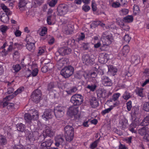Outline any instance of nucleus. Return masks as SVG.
<instances>
[{
    "label": "nucleus",
    "instance_id": "nucleus-1",
    "mask_svg": "<svg viewBox=\"0 0 149 149\" xmlns=\"http://www.w3.org/2000/svg\"><path fill=\"white\" fill-rule=\"evenodd\" d=\"M65 135L67 141H70L73 139L74 135V129L71 126H66L65 128Z\"/></svg>",
    "mask_w": 149,
    "mask_h": 149
},
{
    "label": "nucleus",
    "instance_id": "nucleus-2",
    "mask_svg": "<svg viewBox=\"0 0 149 149\" xmlns=\"http://www.w3.org/2000/svg\"><path fill=\"white\" fill-rule=\"evenodd\" d=\"M102 39L104 46H109L113 40L112 35L107 32L103 33Z\"/></svg>",
    "mask_w": 149,
    "mask_h": 149
},
{
    "label": "nucleus",
    "instance_id": "nucleus-3",
    "mask_svg": "<svg viewBox=\"0 0 149 149\" xmlns=\"http://www.w3.org/2000/svg\"><path fill=\"white\" fill-rule=\"evenodd\" d=\"M74 68L71 66L65 67L61 71V74L64 77L67 78L71 76L73 73Z\"/></svg>",
    "mask_w": 149,
    "mask_h": 149
},
{
    "label": "nucleus",
    "instance_id": "nucleus-4",
    "mask_svg": "<svg viewBox=\"0 0 149 149\" xmlns=\"http://www.w3.org/2000/svg\"><path fill=\"white\" fill-rule=\"evenodd\" d=\"M70 101L74 105H79L83 102V97L80 94H76L71 97Z\"/></svg>",
    "mask_w": 149,
    "mask_h": 149
},
{
    "label": "nucleus",
    "instance_id": "nucleus-5",
    "mask_svg": "<svg viewBox=\"0 0 149 149\" xmlns=\"http://www.w3.org/2000/svg\"><path fill=\"white\" fill-rule=\"evenodd\" d=\"M32 116L29 113H26L24 115V118L26 122H29L32 119L37 120L38 118V113L37 111L35 109L32 110Z\"/></svg>",
    "mask_w": 149,
    "mask_h": 149
},
{
    "label": "nucleus",
    "instance_id": "nucleus-6",
    "mask_svg": "<svg viewBox=\"0 0 149 149\" xmlns=\"http://www.w3.org/2000/svg\"><path fill=\"white\" fill-rule=\"evenodd\" d=\"M66 108L64 107L58 106L54 108V112L56 117L57 118H60L62 117L64 115Z\"/></svg>",
    "mask_w": 149,
    "mask_h": 149
},
{
    "label": "nucleus",
    "instance_id": "nucleus-7",
    "mask_svg": "<svg viewBox=\"0 0 149 149\" xmlns=\"http://www.w3.org/2000/svg\"><path fill=\"white\" fill-rule=\"evenodd\" d=\"M41 93L40 90L37 89L34 91L31 95L32 100L36 103L39 102L41 98Z\"/></svg>",
    "mask_w": 149,
    "mask_h": 149
},
{
    "label": "nucleus",
    "instance_id": "nucleus-8",
    "mask_svg": "<svg viewBox=\"0 0 149 149\" xmlns=\"http://www.w3.org/2000/svg\"><path fill=\"white\" fill-rule=\"evenodd\" d=\"M58 14L63 16L66 14L68 11L67 6L65 4L60 5L57 8Z\"/></svg>",
    "mask_w": 149,
    "mask_h": 149
},
{
    "label": "nucleus",
    "instance_id": "nucleus-9",
    "mask_svg": "<svg viewBox=\"0 0 149 149\" xmlns=\"http://www.w3.org/2000/svg\"><path fill=\"white\" fill-rule=\"evenodd\" d=\"M54 115V112L50 109H46L42 116V118L45 120H47L52 118Z\"/></svg>",
    "mask_w": 149,
    "mask_h": 149
},
{
    "label": "nucleus",
    "instance_id": "nucleus-10",
    "mask_svg": "<svg viewBox=\"0 0 149 149\" xmlns=\"http://www.w3.org/2000/svg\"><path fill=\"white\" fill-rule=\"evenodd\" d=\"M13 97V95H9L6 96L3 99V107L7 106L8 109L9 107L13 108L14 107V104L13 103H8V101Z\"/></svg>",
    "mask_w": 149,
    "mask_h": 149
},
{
    "label": "nucleus",
    "instance_id": "nucleus-11",
    "mask_svg": "<svg viewBox=\"0 0 149 149\" xmlns=\"http://www.w3.org/2000/svg\"><path fill=\"white\" fill-rule=\"evenodd\" d=\"M109 58V56L107 54L101 53L100 54L98 60L100 63L104 64L107 62Z\"/></svg>",
    "mask_w": 149,
    "mask_h": 149
},
{
    "label": "nucleus",
    "instance_id": "nucleus-12",
    "mask_svg": "<svg viewBox=\"0 0 149 149\" xmlns=\"http://www.w3.org/2000/svg\"><path fill=\"white\" fill-rule=\"evenodd\" d=\"M54 134L53 131L52 130L51 127L49 126H46L44 130L43 134L44 137L46 136H51Z\"/></svg>",
    "mask_w": 149,
    "mask_h": 149
},
{
    "label": "nucleus",
    "instance_id": "nucleus-13",
    "mask_svg": "<svg viewBox=\"0 0 149 149\" xmlns=\"http://www.w3.org/2000/svg\"><path fill=\"white\" fill-rule=\"evenodd\" d=\"M29 68L32 70L31 71V75L33 77L36 76L38 71L36 64L35 63H32L31 65H29Z\"/></svg>",
    "mask_w": 149,
    "mask_h": 149
},
{
    "label": "nucleus",
    "instance_id": "nucleus-14",
    "mask_svg": "<svg viewBox=\"0 0 149 149\" xmlns=\"http://www.w3.org/2000/svg\"><path fill=\"white\" fill-rule=\"evenodd\" d=\"M83 74L85 79H88L92 81L94 80V79H95L97 75L96 73L94 72H90L88 74L87 73L85 72Z\"/></svg>",
    "mask_w": 149,
    "mask_h": 149
},
{
    "label": "nucleus",
    "instance_id": "nucleus-15",
    "mask_svg": "<svg viewBox=\"0 0 149 149\" xmlns=\"http://www.w3.org/2000/svg\"><path fill=\"white\" fill-rule=\"evenodd\" d=\"M71 49L68 47H63L61 48L58 52L56 53V54L59 53L60 54L64 55L70 54L71 53Z\"/></svg>",
    "mask_w": 149,
    "mask_h": 149
},
{
    "label": "nucleus",
    "instance_id": "nucleus-16",
    "mask_svg": "<svg viewBox=\"0 0 149 149\" xmlns=\"http://www.w3.org/2000/svg\"><path fill=\"white\" fill-rule=\"evenodd\" d=\"M101 82L102 84L106 86H111L112 84L111 79L106 76H103L102 77Z\"/></svg>",
    "mask_w": 149,
    "mask_h": 149
},
{
    "label": "nucleus",
    "instance_id": "nucleus-17",
    "mask_svg": "<svg viewBox=\"0 0 149 149\" xmlns=\"http://www.w3.org/2000/svg\"><path fill=\"white\" fill-rule=\"evenodd\" d=\"M78 112V108H75L74 106H71L68 109L67 114L69 116L76 115Z\"/></svg>",
    "mask_w": 149,
    "mask_h": 149
},
{
    "label": "nucleus",
    "instance_id": "nucleus-18",
    "mask_svg": "<svg viewBox=\"0 0 149 149\" xmlns=\"http://www.w3.org/2000/svg\"><path fill=\"white\" fill-rule=\"evenodd\" d=\"M53 141L51 139H49L42 142L41 144V148L43 149H47V148L50 147Z\"/></svg>",
    "mask_w": 149,
    "mask_h": 149
},
{
    "label": "nucleus",
    "instance_id": "nucleus-19",
    "mask_svg": "<svg viewBox=\"0 0 149 149\" xmlns=\"http://www.w3.org/2000/svg\"><path fill=\"white\" fill-rule=\"evenodd\" d=\"M55 140L56 141L55 145L57 146H58L59 145H63L65 144L64 140L60 135L57 136L55 138Z\"/></svg>",
    "mask_w": 149,
    "mask_h": 149
},
{
    "label": "nucleus",
    "instance_id": "nucleus-20",
    "mask_svg": "<svg viewBox=\"0 0 149 149\" xmlns=\"http://www.w3.org/2000/svg\"><path fill=\"white\" fill-rule=\"evenodd\" d=\"M68 62V60L67 58H62L57 62V65L58 68H60L64 65H67Z\"/></svg>",
    "mask_w": 149,
    "mask_h": 149
},
{
    "label": "nucleus",
    "instance_id": "nucleus-21",
    "mask_svg": "<svg viewBox=\"0 0 149 149\" xmlns=\"http://www.w3.org/2000/svg\"><path fill=\"white\" fill-rule=\"evenodd\" d=\"M1 7L3 11L6 13L5 14L8 15H10L12 14V12L10 11V10L4 4H1Z\"/></svg>",
    "mask_w": 149,
    "mask_h": 149
},
{
    "label": "nucleus",
    "instance_id": "nucleus-22",
    "mask_svg": "<svg viewBox=\"0 0 149 149\" xmlns=\"http://www.w3.org/2000/svg\"><path fill=\"white\" fill-rule=\"evenodd\" d=\"M90 105L93 108L97 107L99 105V103L95 97H93L90 101Z\"/></svg>",
    "mask_w": 149,
    "mask_h": 149
},
{
    "label": "nucleus",
    "instance_id": "nucleus-23",
    "mask_svg": "<svg viewBox=\"0 0 149 149\" xmlns=\"http://www.w3.org/2000/svg\"><path fill=\"white\" fill-rule=\"evenodd\" d=\"M0 19L1 21L5 23H8L9 22L8 15L5 14H3L0 16Z\"/></svg>",
    "mask_w": 149,
    "mask_h": 149
},
{
    "label": "nucleus",
    "instance_id": "nucleus-24",
    "mask_svg": "<svg viewBox=\"0 0 149 149\" xmlns=\"http://www.w3.org/2000/svg\"><path fill=\"white\" fill-rule=\"evenodd\" d=\"M50 62V60L48 59H45V60H43L42 59H41V63H43V62H44V63L45 64H48V69L49 70H51L53 69L54 67V65L51 63H49Z\"/></svg>",
    "mask_w": 149,
    "mask_h": 149
},
{
    "label": "nucleus",
    "instance_id": "nucleus-25",
    "mask_svg": "<svg viewBox=\"0 0 149 149\" xmlns=\"http://www.w3.org/2000/svg\"><path fill=\"white\" fill-rule=\"evenodd\" d=\"M47 21V23L49 25L53 24L55 22L54 17V16L48 15Z\"/></svg>",
    "mask_w": 149,
    "mask_h": 149
},
{
    "label": "nucleus",
    "instance_id": "nucleus-26",
    "mask_svg": "<svg viewBox=\"0 0 149 149\" xmlns=\"http://www.w3.org/2000/svg\"><path fill=\"white\" fill-rule=\"evenodd\" d=\"M34 42H27L26 47L27 49L30 51H33L35 49Z\"/></svg>",
    "mask_w": 149,
    "mask_h": 149
},
{
    "label": "nucleus",
    "instance_id": "nucleus-27",
    "mask_svg": "<svg viewBox=\"0 0 149 149\" xmlns=\"http://www.w3.org/2000/svg\"><path fill=\"white\" fill-rule=\"evenodd\" d=\"M149 125V115L147 116L144 118L142 122L140 124V125L146 126Z\"/></svg>",
    "mask_w": 149,
    "mask_h": 149
},
{
    "label": "nucleus",
    "instance_id": "nucleus-28",
    "mask_svg": "<svg viewBox=\"0 0 149 149\" xmlns=\"http://www.w3.org/2000/svg\"><path fill=\"white\" fill-rule=\"evenodd\" d=\"M108 72L113 75H114L117 72V69L112 65L108 66Z\"/></svg>",
    "mask_w": 149,
    "mask_h": 149
},
{
    "label": "nucleus",
    "instance_id": "nucleus-29",
    "mask_svg": "<svg viewBox=\"0 0 149 149\" xmlns=\"http://www.w3.org/2000/svg\"><path fill=\"white\" fill-rule=\"evenodd\" d=\"M83 58V62L85 63L86 64L88 65L89 64L91 65L92 64V62L91 61L88 55H86L85 56L84 58Z\"/></svg>",
    "mask_w": 149,
    "mask_h": 149
},
{
    "label": "nucleus",
    "instance_id": "nucleus-30",
    "mask_svg": "<svg viewBox=\"0 0 149 149\" xmlns=\"http://www.w3.org/2000/svg\"><path fill=\"white\" fill-rule=\"evenodd\" d=\"M127 120L125 118L121 120L119 122L120 126L123 128L125 127L127 125Z\"/></svg>",
    "mask_w": 149,
    "mask_h": 149
},
{
    "label": "nucleus",
    "instance_id": "nucleus-31",
    "mask_svg": "<svg viewBox=\"0 0 149 149\" xmlns=\"http://www.w3.org/2000/svg\"><path fill=\"white\" fill-rule=\"evenodd\" d=\"M147 132H148V130L147 127H143L139 130V133L142 135H145Z\"/></svg>",
    "mask_w": 149,
    "mask_h": 149
},
{
    "label": "nucleus",
    "instance_id": "nucleus-32",
    "mask_svg": "<svg viewBox=\"0 0 149 149\" xmlns=\"http://www.w3.org/2000/svg\"><path fill=\"white\" fill-rule=\"evenodd\" d=\"M40 31L39 33L40 35L41 36H43L46 34L47 29L45 27L41 28L38 30V32Z\"/></svg>",
    "mask_w": 149,
    "mask_h": 149
},
{
    "label": "nucleus",
    "instance_id": "nucleus-33",
    "mask_svg": "<svg viewBox=\"0 0 149 149\" xmlns=\"http://www.w3.org/2000/svg\"><path fill=\"white\" fill-rule=\"evenodd\" d=\"M116 105H117V104L116 103L113 104V105H111L110 106L109 108L103 110L102 111V113L104 114H105L109 113L113 109V108Z\"/></svg>",
    "mask_w": 149,
    "mask_h": 149
},
{
    "label": "nucleus",
    "instance_id": "nucleus-34",
    "mask_svg": "<svg viewBox=\"0 0 149 149\" xmlns=\"http://www.w3.org/2000/svg\"><path fill=\"white\" fill-rule=\"evenodd\" d=\"M143 90L142 88H137L135 91L136 94L141 97H143L144 96L143 93Z\"/></svg>",
    "mask_w": 149,
    "mask_h": 149
},
{
    "label": "nucleus",
    "instance_id": "nucleus-35",
    "mask_svg": "<svg viewBox=\"0 0 149 149\" xmlns=\"http://www.w3.org/2000/svg\"><path fill=\"white\" fill-rule=\"evenodd\" d=\"M8 29L9 27L6 25H2L0 27V30L3 34L5 33Z\"/></svg>",
    "mask_w": 149,
    "mask_h": 149
},
{
    "label": "nucleus",
    "instance_id": "nucleus-36",
    "mask_svg": "<svg viewBox=\"0 0 149 149\" xmlns=\"http://www.w3.org/2000/svg\"><path fill=\"white\" fill-rule=\"evenodd\" d=\"M113 0H109V2L110 4L114 8H118L120 6L121 4L118 1L116 2H113Z\"/></svg>",
    "mask_w": 149,
    "mask_h": 149
},
{
    "label": "nucleus",
    "instance_id": "nucleus-37",
    "mask_svg": "<svg viewBox=\"0 0 149 149\" xmlns=\"http://www.w3.org/2000/svg\"><path fill=\"white\" fill-rule=\"evenodd\" d=\"M129 50L130 48L127 45L124 46L122 50V54L123 55H125L128 53Z\"/></svg>",
    "mask_w": 149,
    "mask_h": 149
},
{
    "label": "nucleus",
    "instance_id": "nucleus-38",
    "mask_svg": "<svg viewBox=\"0 0 149 149\" xmlns=\"http://www.w3.org/2000/svg\"><path fill=\"white\" fill-rule=\"evenodd\" d=\"M26 4V3L24 0H20L19 4V6L21 10H22V8H24Z\"/></svg>",
    "mask_w": 149,
    "mask_h": 149
},
{
    "label": "nucleus",
    "instance_id": "nucleus-39",
    "mask_svg": "<svg viewBox=\"0 0 149 149\" xmlns=\"http://www.w3.org/2000/svg\"><path fill=\"white\" fill-rule=\"evenodd\" d=\"M99 24L103 27H104L105 25L104 24L101 23V22L99 21H95L92 23V24H91V27L92 26L95 27Z\"/></svg>",
    "mask_w": 149,
    "mask_h": 149
},
{
    "label": "nucleus",
    "instance_id": "nucleus-40",
    "mask_svg": "<svg viewBox=\"0 0 149 149\" xmlns=\"http://www.w3.org/2000/svg\"><path fill=\"white\" fill-rule=\"evenodd\" d=\"M136 127V123H133L131 124L130 127L129 128L130 130L132 133H136V130L134 129V128Z\"/></svg>",
    "mask_w": 149,
    "mask_h": 149
},
{
    "label": "nucleus",
    "instance_id": "nucleus-41",
    "mask_svg": "<svg viewBox=\"0 0 149 149\" xmlns=\"http://www.w3.org/2000/svg\"><path fill=\"white\" fill-rule=\"evenodd\" d=\"M6 143V140L5 137L2 135H0V145H3Z\"/></svg>",
    "mask_w": 149,
    "mask_h": 149
},
{
    "label": "nucleus",
    "instance_id": "nucleus-42",
    "mask_svg": "<svg viewBox=\"0 0 149 149\" xmlns=\"http://www.w3.org/2000/svg\"><path fill=\"white\" fill-rule=\"evenodd\" d=\"M124 20L125 22H131L133 20V17L132 16H127L124 18Z\"/></svg>",
    "mask_w": 149,
    "mask_h": 149
},
{
    "label": "nucleus",
    "instance_id": "nucleus-43",
    "mask_svg": "<svg viewBox=\"0 0 149 149\" xmlns=\"http://www.w3.org/2000/svg\"><path fill=\"white\" fill-rule=\"evenodd\" d=\"M24 90V88L23 87H20L16 91L13 93V97L15 96L18 94L21 93Z\"/></svg>",
    "mask_w": 149,
    "mask_h": 149
},
{
    "label": "nucleus",
    "instance_id": "nucleus-44",
    "mask_svg": "<svg viewBox=\"0 0 149 149\" xmlns=\"http://www.w3.org/2000/svg\"><path fill=\"white\" fill-rule=\"evenodd\" d=\"M57 1L58 0H49V5L51 7H54L57 3Z\"/></svg>",
    "mask_w": 149,
    "mask_h": 149
},
{
    "label": "nucleus",
    "instance_id": "nucleus-45",
    "mask_svg": "<svg viewBox=\"0 0 149 149\" xmlns=\"http://www.w3.org/2000/svg\"><path fill=\"white\" fill-rule=\"evenodd\" d=\"M46 51V49L45 47H39L38 54L39 55H41L42 53H44Z\"/></svg>",
    "mask_w": 149,
    "mask_h": 149
},
{
    "label": "nucleus",
    "instance_id": "nucleus-46",
    "mask_svg": "<svg viewBox=\"0 0 149 149\" xmlns=\"http://www.w3.org/2000/svg\"><path fill=\"white\" fill-rule=\"evenodd\" d=\"M143 109L147 111H149V102H146L143 104Z\"/></svg>",
    "mask_w": 149,
    "mask_h": 149
},
{
    "label": "nucleus",
    "instance_id": "nucleus-47",
    "mask_svg": "<svg viewBox=\"0 0 149 149\" xmlns=\"http://www.w3.org/2000/svg\"><path fill=\"white\" fill-rule=\"evenodd\" d=\"M17 130L19 131L22 132L24 130V125L22 123L17 124Z\"/></svg>",
    "mask_w": 149,
    "mask_h": 149
},
{
    "label": "nucleus",
    "instance_id": "nucleus-48",
    "mask_svg": "<svg viewBox=\"0 0 149 149\" xmlns=\"http://www.w3.org/2000/svg\"><path fill=\"white\" fill-rule=\"evenodd\" d=\"M97 87L96 85L95 84H92L91 85H88L87 86V88L90 90L91 91H94Z\"/></svg>",
    "mask_w": 149,
    "mask_h": 149
},
{
    "label": "nucleus",
    "instance_id": "nucleus-49",
    "mask_svg": "<svg viewBox=\"0 0 149 149\" xmlns=\"http://www.w3.org/2000/svg\"><path fill=\"white\" fill-rule=\"evenodd\" d=\"M117 23L123 29H126L124 28V24L123 22V21L122 20L119 19L117 20Z\"/></svg>",
    "mask_w": 149,
    "mask_h": 149
},
{
    "label": "nucleus",
    "instance_id": "nucleus-50",
    "mask_svg": "<svg viewBox=\"0 0 149 149\" xmlns=\"http://www.w3.org/2000/svg\"><path fill=\"white\" fill-rule=\"evenodd\" d=\"M13 68L16 72L19 71L21 69V68L19 64H17L13 66Z\"/></svg>",
    "mask_w": 149,
    "mask_h": 149
},
{
    "label": "nucleus",
    "instance_id": "nucleus-51",
    "mask_svg": "<svg viewBox=\"0 0 149 149\" xmlns=\"http://www.w3.org/2000/svg\"><path fill=\"white\" fill-rule=\"evenodd\" d=\"M26 39L27 41V42H34L33 38L29 35H28L27 36Z\"/></svg>",
    "mask_w": 149,
    "mask_h": 149
},
{
    "label": "nucleus",
    "instance_id": "nucleus-52",
    "mask_svg": "<svg viewBox=\"0 0 149 149\" xmlns=\"http://www.w3.org/2000/svg\"><path fill=\"white\" fill-rule=\"evenodd\" d=\"M14 33L17 37H20L22 34V32L18 29H17L15 31H14Z\"/></svg>",
    "mask_w": 149,
    "mask_h": 149
},
{
    "label": "nucleus",
    "instance_id": "nucleus-53",
    "mask_svg": "<svg viewBox=\"0 0 149 149\" xmlns=\"http://www.w3.org/2000/svg\"><path fill=\"white\" fill-rule=\"evenodd\" d=\"M129 11L127 9H123L120 10V14L122 15H126L127 14Z\"/></svg>",
    "mask_w": 149,
    "mask_h": 149
},
{
    "label": "nucleus",
    "instance_id": "nucleus-54",
    "mask_svg": "<svg viewBox=\"0 0 149 149\" xmlns=\"http://www.w3.org/2000/svg\"><path fill=\"white\" fill-rule=\"evenodd\" d=\"M139 6L136 5H134V13L135 15L139 13Z\"/></svg>",
    "mask_w": 149,
    "mask_h": 149
},
{
    "label": "nucleus",
    "instance_id": "nucleus-55",
    "mask_svg": "<svg viewBox=\"0 0 149 149\" xmlns=\"http://www.w3.org/2000/svg\"><path fill=\"white\" fill-rule=\"evenodd\" d=\"M90 9V7L86 4H84L82 7V9L86 12H88Z\"/></svg>",
    "mask_w": 149,
    "mask_h": 149
},
{
    "label": "nucleus",
    "instance_id": "nucleus-56",
    "mask_svg": "<svg viewBox=\"0 0 149 149\" xmlns=\"http://www.w3.org/2000/svg\"><path fill=\"white\" fill-rule=\"evenodd\" d=\"M120 95V94L119 93H117L114 94L112 96V99L114 101L117 100Z\"/></svg>",
    "mask_w": 149,
    "mask_h": 149
},
{
    "label": "nucleus",
    "instance_id": "nucleus-57",
    "mask_svg": "<svg viewBox=\"0 0 149 149\" xmlns=\"http://www.w3.org/2000/svg\"><path fill=\"white\" fill-rule=\"evenodd\" d=\"M123 97L125 100H128L130 97V94L129 93L126 92L123 95Z\"/></svg>",
    "mask_w": 149,
    "mask_h": 149
},
{
    "label": "nucleus",
    "instance_id": "nucleus-58",
    "mask_svg": "<svg viewBox=\"0 0 149 149\" xmlns=\"http://www.w3.org/2000/svg\"><path fill=\"white\" fill-rule=\"evenodd\" d=\"M97 141H95L92 143L90 146V148L91 149H94L97 146L98 143Z\"/></svg>",
    "mask_w": 149,
    "mask_h": 149
},
{
    "label": "nucleus",
    "instance_id": "nucleus-59",
    "mask_svg": "<svg viewBox=\"0 0 149 149\" xmlns=\"http://www.w3.org/2000/svg\"><path fill=\"white\" fill-rule=\"evenodd\" d=\"M132 102L131 101H129L127 103V108L128 111H130L132 108Z\"/></svg>",
    "mask_w": 149,
    "mask_h": 149
},
{
    "label": "nucleus",
    "instance_id": "nucleus-60",
    "mask_svg": "<svg viewBox=\"0 0 149 149\" xmlns=\"http://www.w3.org/2000/svg\"><path fill=\"white\" fill-rule=\"evenodd\" d=\"M84 38L85 35L83 33H81L79 35L77 39L79 41H80L83 40Z\"/></svg>",
    "mask_w": 149,
    "mask_h": 149
},
{
    "label": "nucleus",
    "instance_id": "nucleus-61",
    "mask_svg": "<svg viewBox=\"0 0 149 149\" xmlns=\"http://www.w3.org/2000/svg\"><path fill=\"white\" fill-rule=\"evenodd\" d=\"M101 41L98 40L96 43H94V47L95 48H99L101 45Z\"/></svg>",
    "mask_w": 149,
    "mask_h": 149
},
{
    "label": "nucleus",
    "instance_id": "nucleus-62",
    "mask_svg": "<svg viewBox=\"0 0 149 149\" xmlns=\"http://www.w3.org/2000/svg\"><path fill=\"white\" fill-rule=\"evenodd\" d=\"M92 8L93 11H95L97 9L96 4L94 1H92Z\"/></svg>",
    "mask_w": 149,
    "mask_h": 149
},
{
    "label": "nucleus",
    "instance_id": "nucleus-63",
    "mask_svg": "<svg viewBox=\"0 0 149 149\" xmlns=\"http://www.w3.org/2000/svg\"><path fill=\"white\" fill-rule=\"evenodd\" d=\"M77 90V89L76 87H73L69 91H67V93L69 94H71L72 93L76 92Z\"/></svg>",
    "mask_w": 149,
    "mask_h": 149
},
{
    "label": "nucleus",
    "instance_id": "nucleus-64",
    "mask_svg": "<svg viewBox=\"0 0 149 149\" xmlns=\"http://www.w3.org/2000/svg\"><path fill=\"white\" fill-rule=\"evenodd\" d=\"M124 40L126 42H129L130 40V38L128 35H126L124 37Z\"/></svg>",
    "mask_w": 149,
    "mask_h": 149
}]
</instances>
